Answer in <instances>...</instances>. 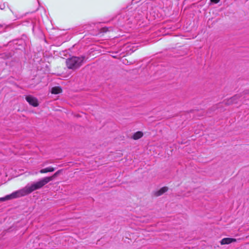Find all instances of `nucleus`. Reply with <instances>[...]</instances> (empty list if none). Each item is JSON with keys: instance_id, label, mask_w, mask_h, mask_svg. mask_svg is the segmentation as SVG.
Masks as SVG:
<instances>
[{"instance_id": "nucleus-1", "label": "nucleus", "mask_w": 249, "mask_h": 249, "mask_svg": "<svg viewBox=\"0 0 249 249\" xmlns=\"http://www.w3.org/2000/svg\"><path fill=\"white\" fill-rule=\"evenodd\" d=\"M29 184H27L24 188L16 191L12 194L7 195L4 197H0V201H4L27 196L32 193Z\"/></svg>"}, {"instance_id": "nucleus-2", "label": "nucleus", "mask_w": 249, "mask_h": 249, "mask_svg": "<svg viewBox=\"0 0 249 249\" xmlns=\"http://www.w3.org/2000/svg\"><path fill=\"white\" fill-rule=\"evenodd\" d=\"M61 172V170H58L51 177H45L40 179L38 181L28 183L32 192H33L36 190L42 188L43 186H44L50 181L52 180L54 178L58 176V175H59Z\"/></svg>"}, {"instance_id": "nucleus-3", "label": "nucleus", "mask_w": 249, "mask_h": 249, "mask_svg": "<svg viewBox=\"0 0 249 249\" xmlns=\"http://www.w3.org/2000/svg\"><path fill=\"white\" fill-rule=\"evenodd\" d=\"M84 59V56L72 57L66 60L67 66L69 69H77L81 66Z\"/></svg>"}, {"instance_id": "nucleus-4", "label": "nucleus", "mask_w": 249, "mask_h": 249, "mask_svg": "<svg viewBox=\"0 0 249 249\" xmlns=\"http://www.w3.org/2000/svg\"><path fill=\"white\" fill-rule=\"evenodd\" d=\"M137 50V47L133 44L130 43L128 41H125V56L130 54Z\"/></svg>"}, {"instance_id": "nucleus-5", "label": "nucleus", "mask_w": 249, "mask_h": 249, "mask_svg": "<svg viewBox=\"0 0 249 249\" xmlns=\"http://www.w3.org/2000/svg\"><path fill=\"white\" fill-rule=\"evenodd\" d=\"M27 102L31 106L36 107L38 106V100L36 98L31 95H28L25 97Z\"/></svg>"}, {"instance_id": "nucleus-6", "label": "nucleus", "mask_w": 249, "mask_h": 249, "mask_svg": "<svg viewBox=\"0 0 249 249\" xmlns=\"http://www.w3.org/2000/svg\"><path fill=\"white\" fill-rule=\"evenodd\" d=\"M236 239L232 238H224L220 241V244L221 245H227L229 244L232 242H235Z\"/></svg>"}, {"instance_id": "nucleus-7", "label": "nucleus", "mask_w": 249, "mask_h": 249, "mask_svg": "<svg viewBox=\"0 0 249 249\" xmlns=\"http://www.w3.org/2000/svg\"><path fill=\"white\" fill-rule=\"evenodd\" d=\"M168 190V187H163L161 188H160L159 190L156 191L154 192V195L156 196H159L162 194H163L164 193L167 192Z\"/></svg>"}, {"instance_id": "nucleus-8", "label": "nucleus", "mask_w": 249, "mask_h": 249, "mask_svg": "<svg viewBox=\"0 0 249 249\" xmlns=\"http://www.w3.org/2000/svg\"><path fill=\"white\" fill-rule=\"evenodd\" d=\"M239 98V95H236L231 98L229 99L226 102V104L228 105H230L231 104H236L237 103V99Z\"/></svg>"}, {"instance_id": "nucleus-9", "label": "nucleus", "mask_w": 249, "mask_h": 249, "mask_svg": "<svg viewBox=\"0 0 249 249\" xmlns=\"http://www.w3.org/2000/svg\"><path fill=\"white\" fill-rule=\"evenodd\" d=\"M143 135V133L142 131H137L133 134L132 138L134 140H138L142 138Z\"/></svg>"}, {"instance_id": "nucleus-10", "label": "nucleus", "mask_w": 249, "mask_h": 249, "mask_svg": "<svg viewBox=\"0 0 249 249\" xmlns=\"http://www.w3.org/2000/svg\"><path fill=\"white\" fill-rule=\"evenodd\" d=\"M62 91L61 89L59 87H54L52 89L51 92L52 94H57Z\"/></svg>"}, {"instance_id": "nucleus-11", "label": "nucleus", "mask_w": 249, "mask_h": 249, "mask_svg": "<svg viewBox=\"0 0 249 249\" xmlns=\"http://www.w3.org/2000/svg\"><path fill=\"white\" fill-rule=\"evenodd\" d=\"M55 169L53 167H49L44 169H42L40 170L39 172L40 173H45L47 172H52L54 171Z\"/></svg>"}, {"instance_id": "nucleus-12", "label": "nucleus", "mask_w": 249, "mask_h": 249, "mask_svg": "<svg viewBox=\"0 0 249 249\" xmlns=\"http://www.w3.org/2000/svg\"><path fill=\"white\" fill-rule=\"evenodd\" d=\"M211 1L214 3H217L220 1V0H211Z\"/></svg>"}]
</instances>
